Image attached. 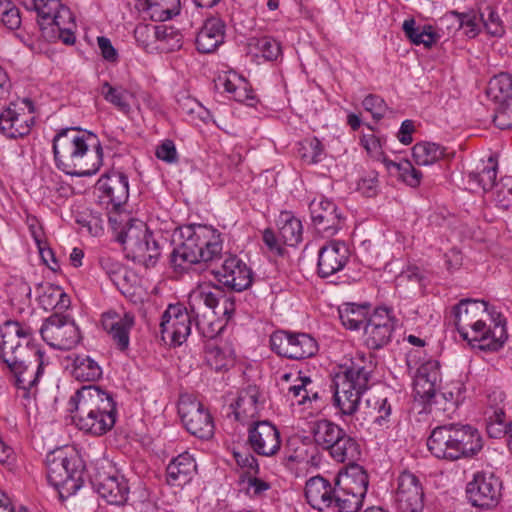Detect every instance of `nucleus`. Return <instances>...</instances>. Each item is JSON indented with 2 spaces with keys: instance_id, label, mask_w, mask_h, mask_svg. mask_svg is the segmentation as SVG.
Returning a JSON list of instances; mask_svg holds the SVG:
<instances>
[{
  "instance_id": "69168bd1",
  "label": "nucleus",
  "mask_w": 512,
  "mask_h": 512,
  "mask_svg": "<svg viewBox=\"0 0 512 512\" xmlns=\"http://www.w3.org/2000/svg\"><path fill=\"white\" fill-rule=\"evenodd\" d=\"M234 457L237 464L242 468H247L248 474L254 475L259 472V465L257 459L251 453L234 452Z\"/></svg>"
},
{
  "instance_id": "7c9ffc66",
  "label": "nucleus",
  "mask_w": 512,
  "mask_h": 512,
  "mask_svg": "<svg viewBox=\"0 0 512 512\" xmlns=\"http://www.w3.org/2000/svg\"><path fill=\"white\" fill-rule=\"evenodd\" d=\"M223 291L215 287L214 291L199 289L189 295V308L194 317H200L201 306L204 305L212 311L214 315H218L219 307Z\"/></svg>"
},
{
  "instance_id": "6e6d98bb",
  "label": "nucleus",
  "mask_w": 512,
  "mask_h": 512,
  "mask_svg": "<svg viewBox=\"0 0 512 512\" xmlns=\"http://www.w3.org/2000/svg\"><path fill=\"white\" fill-rule=\"evenodd\" d=\"M155 36L156 41L164 42L171 50L181 47L182 35L173 27L164 24L156 25Z\"/></svg>"
},
{
  "instance_id": "ea45409f",
  "label": "nucleus",
  "mask_w": 512,
  "mask_h": 512,
  "mask_svg": "<svg viewBox=\"0 0 512 512\" xmlns=\"http://www.w3.org/2000/svg\"><path fill=\"white\" fill-rule=\"evenodd\" d=\"M136 8L153 21H166L178 15V11H170V7L157 0H136Z\"/></svg>"
},
{
  "instance_id": "49530a36",
  "label": "nucleus",
  "mask_w": 512,
  "mask_h": 512,
  "mask_svg": "<svg viewBox=\"0 0 512 512\" xmlns=\"http://www.w3.org/2000/svg\"><path fill=\"white\" fill-rule=\"evenodd\" d=\"M316 446L323 449L331 438V435L339 432V425L327 420L321 419L312 423L310 430Z\"/></svg>"
},
{
  "instance_id": "79ce46f5",
  "label": "nucleus",
  "mask_w": 512,
  "mask_h": 512,
  "mask_svg": "<svg viewBox=\"0 0 512 512\" xmlns=\"http://www.w3.org/2000/svg\"><path fill=\"white\" fill-rule=\"evenodd\" d=\"M293 351L290 359L300 360L309 358L318 350L317 343L313 337L306 333H293Z\"/></svg>"
},
{
  "instance_id": "cd10ccee",
  "label": "nucleus",
  "mask_w": 512,
  "mask_h": 512,
  "mask_svg": "<svg viewBox=\"0 0 512 512\" xmlns=\"http://www.w3.org/2000/svg\"><path fill=\"white\" fill-rule=\"evenodd\" d=\"M423 491L418 478L410 473L403 472L398 477L396 501L402 509L417 507L422 503Z\"/></svg>"
},
{
  "instance_id": "423d86ee",
  "label": "nucleus",
  "mask_w": 512,
  "mask_h": 512,
  "mask_svg": "<svg viewBox=\"0 0 512 512\" xmlns=\"http://www.w3.org/2000/svg\"><path fill=\"white\" fill-rule=\"evenodd\" d=\"M427 447L436 458L455 461L476 455L482 449L483 441L473 426L451 423L434 428Z\"/></svg>"
},
{
  "instance_id": "412c9836",
  "label": "nucleus",
  "mask_w": 512,
  "mask_h": 512,
  "mask_svg": "<svg viewBox=\"0 0 512 512\" xmlns=\"http://www.w3.org/2000/svg\"><path fill=\"white\" fill-rule=\"evenodd\" d=\"M97 189L101 192L100 198L107 199L112 209L118 210L129 197L128 177L120 171H113L103 175L97 181Z\"/></svg>"
},
{
  "instance_id": "c03bdc74",
  "label": "nucleus",
  "mask_w": 512,
  "mask_h": 512,
  "mask_svg": "<svg viewBox=\"0 0 512 512\" xmlns=\"http://www.w3.org/2000/svg\"><path fill=\"white\" fill-rule=\"evenodd\" d=\"M448 22H453L454 31H456L460 28H465L466 29L465 33L470 38L475 37L480 31L479 23L477 21L476 16H470L467 14H459L455 11H452V12L445 14L441 18V24H445Z\"/></svg>"
},
{
  "instance_id": "0eeeda50",
  "label": "nucleus",
  "mask_w": 512,
  "mask_h": 512,
  "mask_svg": "<svg viewBox=\"0 0 512 512\" xmlns=\"http://www.w3.org/2000/svg\"><path fill=\"white\" fill-rule=\"evenodd\" d=\"M372 370L352 363L335 375L331 383L333 403L342 415L352 416L359 408L361 396L368 390Z\"/></svg>"
},
{
  "instance_id": "3c124183",
  "label": "nucleus",
  "mask_w": 512,
  "mask_h": 512,
  "mask_svg": "<svg viewBox=\"0 0 512 512\" xmlns=\"http://www.w3.org/2000/svg\"><path fill=\"white\" fill-rule=\"evenodd\" d=\"M250 46H254L262 56L269 61L276 60L281 54L280 43L269 36L252 38L250 40Z\"/></svg>"
},
{
  "instance_id": "a211bd4d",
  "label": "nucleus",
  "mask_w": 512,
  "mask_h": 512,
  "mask_svg": "<svg viewBox=\"0 0 512 512\" xmlns=\"http://www.w3.org/2000/svg\"><path fill=\"white\" fill-rule=\"evenodd\" d=\"M212 274L220 283L238 292L252 284L251 269L236 256L226 258L220 268L212 270Z\"/></svg>"
},
{
  "instance_id": "393cba45",
  "label": "nucleus",
  "mask_w": 512,
  "mask_h": 512,
  "mask_svg": "<svg viewBox=\"0 0 512 512\" xmlns=\"http://www.w3.org/2000/svg\"><path fill=\"white\" fill-rule=\"evenodd\" d=\"M504 394L492 392L488 395V407L485 411L486 430L491 438H501L508 432V424L505 423Z\"/></svg>"
},
{
  "instance_id": "f257e3e1",
  "label": "nucleus",
  "mask_w": 512,
  "mask_h": 512,
  "mask_svg": "<svg viewBox=\"0 0 512 512\" xmlns=\"http://www.w3.org/2000/svg\"><path fill=\"white\" fill-rule=\"evenodd\" d=\"M0 356L10 380L23 391V398L35 399L45 362L31 328L18 321H6L0 327Z\"/></svg>"
},
{
  "instance_id": "bf43d9fd",
  "label": "nucleus",
  "mask_w": 512,
  "mask_h": 512,
  "mask_svg": "<svg viewBox=\"0 0 512 512\" xmlns=\"http://www.w3.org/2000/svg\"><path fill=\"white\" fill-rule=\"evenodd\" d=\"M156 25L140 24L134 30V37L141 47L147 49L156 41Z\"/></svg>"
},
{
  "instance_id": "dca6fc26",
  "label": "nucleus",
  "mask_w": 512,
  "mask_h": 512,
  "mask_svg": "<svg viewBox=\"0 0 512 512\" xmlns=\"http://www.w3.org/2000/svg\"><path fill=\"white\" fill-rule=\"evenodd\" d=\"M466 493L473 506L492 508L499 502L501 483L492 473H478L468 483Z\"/></svg>"
},
{
  "instance_id": "37998d69",
  "label": "nucleus",
  "mask_w": 512,
  "mask_h": 512,
  "mask_svg": "<svg viewBox=\"0 0 512 512\" xmlns=\"http://www.w3.org/2000/svg\"><path fill=\"white\" fill-rule=\"evenodd\" d=\"M498 163L494 156L488 158L487 164L477 173H470V181L478 183L480 187L486 192L495 188L497 176Z\"/></svg>"
},
{
  "instance_id": "6e6552de",
  "label": "nucleus",
  "mask_w": 512,
  "mask_h": 512,
  "mask_svg": "<svg viewBox=\"0 0 512 512\" xmlns=\"http://www.w3.org/2000/svg\"><path fill=\"white\" fill-rule=\"evenodd\" d=\"M46 466L48 482L58 490L60 498H68L81 488L83 465L75 453L52 451L46 457Z\"/></svg>"
},
{
  "instance_id": "4c0bfd02",
  "label": "nucleus",
  "mask_w": 512,
  "mask_h": 512,
  "mask_svg": "<svg viewBox=\"0 0 512 512\" xmlns=\"http://www.w3.org/2000/svg\"><path fill=\"white\" fill-rule=\"evenodd\" d=\"M487 95L496 103L512 102V74L494 76L488 83Z\"/></svg>"
},
{
  "instance_id": "58836bf2",
  "label": "nucleus",
  "mask_w": 512,
  "mask_h": 512,
  "mask_svg": "<svg viewBox=\"0 0 512 512\" xmlns=\"http://www.w3.org/2000/svg\"><path fill=\"white\" fill-rule=\"evenodd\" d=\"M102 375L99 364L87 355H78L73 361L72 376L78 381H96Z\"/></svg>"
},
{
  "instance_id": "4468645a",
  "label": "nucleus",
  "mask_w": 512,
  "mask_h": 512,
  "mask_svg": "<svg viewBox=\"0 0 512 512\" xmlns=\"http://www.w3.org/2000/svg\"><path fill=\"white\" fill-rule=\"evenodd\" d=\"M309 210L312 223L319 233L331 237L342 229L345 218L333 201L326 198L314 199Z\"/></svg>"
},
{
  "instance_id": "c9c22d12",
  "label": "nucleus",
  "mask_w": 512,
  "mask_h": 512,
  "mask_svg": "<svg viewBox=\"0 0 512 512\" xmlns=\"http://www.w3.org/2000/svg\"><path fill=\"white\" fill-rule=\"evenodd\" d=\"M279 237L288 246H296L302 240L301 221L288 212L280 215L278 220Z\"/></svg>"
},
{
  "instance_id": "a18cd8bd",
  "label": "nucleus",
  "mask_w": 512,
  "mask_h": 512,
  "mask_svg": "<svg viewBox=\"0 0 512 512\" xmlns=\"http://www.w3.org/2000/svg\"><path fill=\"white\" fill-rule=\"evenodd\" d=\"M383 162L386 167L390 169L391 167L395 168L399 173L401 179L411 187H417L420 185L422 179L421 171L417 170L409 160H403L399 163H396L392 160H388L383 158Z\"/></svg>"
},
{
  "instance_id": "f8f14e48",
  "label": "nucleus",
  "mask_w": 512,
  "mask_h": 512,
  "mask_svg": "<svg viewBox=\"0 0 512 512\" xmlns=\"http://www.w3.org/2000/svg\"><path fill=\"white\" fill-rule=\"evenodd\" d=\"M178 413L187 431L200 438L209 439L214 434V423L210 413L204 406L190 397H181Z\"/></svg>"
},
{
  "instance_id": "2f4dec72",
  "label": "nucleus",
  "mask_w": 512,
  "mask_h": 512,
  "mask_svg": "<svg viewBox=\"0 0 512 512\" xmlns=\"http://www.w3.org/2000/svg\"><path fill=\"white\" fill-rule=\"evenodd\" d=\"M365 413L374 423L384 425L389 422L392 406L388 398L381 392H371L365 400Z\"/></svg>"
},
{
  "instance_id": "052dcab7",
  "label": "nucleus",
  "mask_w": 512,
  "mask_h": 512,
  "mask_svg": "<svg viewBox=\"0 0 512 512\" xmlns=\"http://www.w3.org/2000/svg\"><path fill=\"white\" fill-rule=\"evenodd\" d=\"M362 104L364 109L370 112L376 120L381 119L387 110V105L384 100L380 96L374 94L366 96Z\"/></svg>"
},
{
  "instance_id": "72a5a7b5",
  "label": "nucleus",
  "mask_w": 512,
  "mask_h": 512,
  "mask_svg": "<svg viewBox=\"0 0 512 512\" xmlns=\"http://www.w3.org/2000/svg\"><path fill=\"white\" fill-rule=\"evenodd\" d=\"M428 365L423 366L415 380V393L421 399L427 403H431L437 395V382L439 379V372L434 369L431 372H427Z\"/></svg>"
},
{
  "instance_id": "5fc2aeb1",
  "label": "nucleus",
  "mask_w": 512,
  "mask_h": 512,
  "mask_svg": "<svg viewBox=\"0 0 512 512\" xmlns=\"http://www.w3.org/2000/svg\"><path fill=\"white\" fill-rule=\"evenodd\" d=\"M205 359L207 364L216 371L226 368L231 362L227 354L217 345L207 344L205 350Z\"/></svg>"
},
{
  "instance_id": "e2e57ef3",
  "label": "nucleus",
  "mask_w": 512,
  "mask_h": 512,
  "mask_svg": "<svg viewBox=\"0 0 512 512\" xmlns=\"http://www.w3.org/2000/svg\"><path fill=\"white\" fill-rule=\"evenodd\" d=\"M157 158L167 162L174 163L178 159L175 144L171 140H165L156 149Z\"/></svg>"
},
{
  "instance_id": "13d9d810",
  "label": "nucleus",
  "mask_w": 512,
  "mask_h": 512,
  "mask_svg": "<svg viewBox=\"0 0 512 512\" xmlns=\"http://www.w3.org/2000/svg\"><path fill=\"white\" fill-rule=\"evenodd\" d=\"M497 104L493 117L495 126L502 130L512 128V101Z\"/></svg>"
},
{
  "instance_id": "1a4fd4ad",
  "label": "nucleus",
  "mask_w": 512,
  "mask_h": 512,
  "mask_svg": "<svg viewBox=\"0 0 512 512\" xmlns=\"http://www.w3.org/2000/svg\"><path fill=\"white\" fill-rule=\"evenodd\" d=\"M116 239L123 245L127 258L147 268L155 266L161 255L159 243L141 221L129 222Z\"/></svg>"
},
{
  "instance_id": "4d7b16f0",
  "label": "nucleus",
  "mask_w": 512,
  "mask_h": 512,
  "mask_svg": "<svg viewBox=\"0 0 512 512\" xmlns=\"http://www.w3.org/2000/svg\"><path fill=\"white\" fill-rule=\"evenodd\" d=\"M322 153L323 145L317 138L310 139L302 144L301 158L309 164L319 162Z\"/></svg>"
},
{
  "instance_id": "473e14b6",
  "label": "nucleus",
  "mask_w": 512,
  "mask_h": 512,
  "mask_svg": "<svg viewBox=\"0 0 512 512\" xmlns=\"http://www.w3.org/2000/svg\"><path fill=\"white\" fill-rule=\"evenodd\" d=\"M100 94L105 101L113 105L119 112L124 115L131 113L130 99L134 98V94L122 86H113L108 81H104L100 87Z\"/></svg>"
},
{
  "instance_id": "2eb2a0df",
  "label": "nucleus",
  "mask_w": 512,
  "mask_h": 512,
  "mask_svg": "<svg viewBox=\"0 0 512 512\" xmlns=\"http://www.w3.org/2000/svg\"><path fill=\"white\" fill-rule=\"evenodd\" d=\"M305 498L309 505L318 511L331 508L341 512L336 480L332 484L321 475L309 478L305 484Z\"/></svg>"
},
{
  "instance_id": "338daca9",
  "label": "nucleus",
  "mask_w": 512,
  "mask_h": 512,
  "mask_svg": "<svg viewBox=\"0 0 512 512\" xmlns=\"http://www.w3.org/2000/svg\"><path fill=\"white\" fill-rule=\"evenodd\" d=\"M263 242L271 252L277 255L284 253V248L281 245L282 240L276 236L272 229H266L263 232Z\"/></svg>"
},
{
  "instance_id": "f704fd0d",
  "label": "nucleus",
  "mask_w": 512,
  "mask_h": 512,
  "mask_svg": "<svg viewBox=\"0 0 512 512\" xmlns=\"http://www.w3.org/2000/svg\"><path fill=\"white\" fill-rule=\"evenodd\" d=\"M369 305L345 303L339 307V317L342 324L350 330L364 328L368 320Z\"/></svg>"
},
{
  "instance_id": "de8ad7c7",
  "label": "nucleus",
  "mask_w": 512,
  "mask_h": 512,
  "mask_svg": "<svg viewBox=\"0 0 512 512\" xmlns=\"http://www.w3.org/2000/svg\"><path fill=\"white\" fill-rule=\"evenodd\" d=\"M60 0H31V6L38 16V24L42 31L46 30V24L61 6Z\"/></svg>"
},
{
  "instance_id": "8fccbe9b",
  "label": "nucleus",
  "mask_w": 512,
  "mask_h": 512,
  "mask_svg": "<svg viewBox=\"0 0 512 512\" xmlns=\"http://www.w3.org/2000/svg\"><path fill=\"white\" fill-rule=\"evenodd\" d=\"M293 332L284 330L275 331L270 336V347L272 351L279 356L290 359V353L293 351Z\"/></svg>"
},
{
  "instance_id": "a878e982",
  "label": "nucleus",
  "mask_w": 512,
  "mask_h": 512,
  "mask_svg": "<svg viewBox=\"0 0 512 512\" xmlns=\"http://www.w3.org/2000/svg\"><path fill=\"white\" fill-rule=\"evenodd\" d=\"M33 123V117L21 114L16 103H11L0 114V131L8 138L16 139L28 135Z\"/></svg>"
},
{
  "instance_id": "c756f323",
  "label": "nucleus",
  "mask_w": 512,
  "mask_h": 512,
  "mask_svg": "<svg viewBox=\"0 0 512 512\" xmlns=\"http://www.w3.org/2000/svg\"><path fill=\"white\" fill-rule=\"evenodd\" d=\"M196 463L193 457L185 452L174 458L167 466V481L170 485H181L187 483L194 471Z\"/></svg>"
},
{
  "instance_id": "774afa93",
  "label": "nucleus",
  "mask_w": 512,
  "mask_h": 512,
  "mask_svg": "<svg viewBox=\"0 0 512 512\" xmlns=\"http://www.w3.org/2000/svg\"><path fill=\"white\" fill-rule=\"evenodd\" d=\"M97 43L101 51L102 57L109 62H116L118 59V53L113 47L110 39L100 36L97 38Z\"/></svg>"
},
{
  "instance_id": "0e129e2a",
  "label": "nucleus",
  "mask_w": 512,
  "mask_h": 512,
  "mask_svg": "<svg viewBox=\"0 0 512 512\" xmlns=\"http://www.w3.org/2000/svg\"><path fill=\"white\" fill-rule=\"evenodd\" d=\"M405 36L415 45L422 44V26H416L413 18L407 19L402 25Z\"/></svg>"
},
{
  "instance_id": "603ef678",
  "label": "nucleus",
  "mask_w": 512,
  "mask_h": 512,
  "mask_svg": "<svg viewBox=\"0 0 512 512\" xmlns=\"http://www.w3.org/2000/svg\"><path fill=\"white\" fill-rule=\"evenodd\" d=\"M493 190L498 207L504 210L512 208V176L502 177Z\"/></svg>"
},
{
  "instance_id": "20e7f679",
  "label": "nucleus",
  "mask_w": 512,
  "mask_h": 512,
  "mask_svg": "<svg viewBox=\"0 0 512 512\" xmlns=\"http://www.w3.org/2000/svg\"><path fill=\"white\" fill-rule=\"evenodd\" d=\"M73 423L78 429L95 436L110 431L116 422V404L112 395L99 386L88 385L78 389L70 398Z\"/></svg>"
},
{
  "instance_id": "6ab92c4d",
  "label": "nucleus",
  "mask_w": 512,
  "mask_h": 512,
  "mask_svg": "<svg viewBox=\"0 0 512 512\" xmlns=\"http://www.w3.org/2000/svg\"><path fill=\"white\" fill-rule=\"evenodd\" d=\"M248 443L258 455L273 456L281 446L280 433L269 421L255 422L248 430Z\"/></svg>"
},
{
  "instance_id": "bb28decb",
  "label": "nucleus",
  "mask_w": 512,
  "mask_h": 512,
  "mask_svg": "<svg viewBox=\"0 0 512 512\" xmlns=\"http://www.w3.org/2000/svg\"><path fill=\"white\" fill-rule=\"evenodd\" d=\"M225 22L219 17L207 18L196 37V47L200 53H212L223 42Z\"/></svg>"
},
{
  "instance_id": "5701e85b",
  "label": "nucleus",
  "mask_w": 512,
  "mask_h": 512,
  "mask_svg": "<svg viewBox=\"0 0 512 512\" xmlns=\"http://www.w3.org/2000/svg\"><path fill=\"white\" fill-rule=\"evenodd\" d=\"M93 485L98 494L112 505H123L129 494L127 480L117 473H97Z\"/></svg>"
},
{
  "instance_id": "aec40b11",
  "label": "nucleus",
  "mask_w": 512,
  "mask_h": 512,
  "mask_svg": "<svg viewBox=\"0 0 512 512\" xmlns=\"http://www.w3.org/2000/svg\"><path fill=\"white\" fill-rule=\"evenodd\" d=\"M348 261L347 245L341 241H330L319 249L317 273L321 278H328L343 270Z\"/></svg>"
},
{
  "instance_id": "ddd939ff",
  "label": "nucleus",
  "mask_w": 512,
  "mask_h": 512,
  "mask_svg": "<svg viewBox=\"0 0 512 512\" xmlns=\"http://www.w3.org/2000/svg\"><path fill=\"white\" fill-rule=\"evenodd\" d=\"M191 310L181 304L169 305L162 315L160 328L162 338L170 339L171 344L179 346L184 343L191 333Z\"/></svg>"
},
{
  "instance_id": "4be33fe9",
  "label": "nucleus",
  "mask_w": 512,
  "mask_h": 512,
  "mask_svg": "<svg viewBox=\"0 0 512 512\" xmlns=\"http://www.w3.org/2000/svg\"><path fill=\"white\" fill-rule=\"evenodd\" d=\"M101 323L114 345L121 351L129 347L130 330L135 324V317L131 313L120 315L115 311L102 314Z\"/></svg>"
},
{
  "instance_id": "f3484780",
  "label": "nucleus",
  "mask_w": 512,
  "mask_h": 512,
  "mask_svg": "<svg viewBox=\"0 0 512 512\" xmlns=\"http://www.w3.org/2000/svg\"><path fill=\"white\" fill-rule=\"evenodd\" d=\"M395 321L387 308H377L364 326L365 344L378 350L387 345L394 331Z\"/></svg>"
},
{
  "instance_id": "b1692460",
  "label": "nucleus",
  "mask_w": 512,
  "mask_h": 512,
  "mask_svg": "<svg viewBox=\"0 0 512 512\" xmlns=\"http://www.w3.org/2000/svg\"><path fill=\"white\" fill-rule=\"evenodd\" d=\"M259 395V388L255 385H249L241 390L235 403L229 405L227 416L232 413L235 420L242 423L252 420L258 415L261 408Z\"/></svg>"
},
{
  "instance_id": "a19ab883",
  "label": "nucleus",
  "mask_w": 512,
  "mask_h": 512,
  "mask_svg": "<svg viewBox=\"0 0 512 512\" xmlns=\"http://www.w3.org/2000/svg\"><path fill=\"white\" fill-rule=\"evenodd\" d=\"M412 154L418 165L428 166L440 160L444 155V148L436 143L421 142L414 145Z\"/></svg>"
},
{
  "instance_id": "e433bc0d",
  "label": "nucleus",
  "mask_w": 512,
  "mask_h": 512,
  "mask_svg": "<svg viewBox=\"0 0 512 512\" xmlns=\"http://www.w3.org/2000/svg\"><path fill=\"white\" fill-rule=\"evenodd\" d=\"M330 457L336 462L356 464L360 458L361 449L357 440L350 434H347L342 441L338 442L334 448H331Z\"/></svg>"
},
{
  "instance_id": "c85d7f7f",
  "label": "nucleus",
  "mask_w": 512,
  "mask_h": 512,
  "mask_svg": "<svg viewBox=\"0 0 512 512\" xmlns=\"http://www.w3.org/2000/svg\"><path fill=\"white\" fill-rule=\"evenodd\" d=\"M51 28L54 35H58L59 39L66 45H73L76 41L74 30L76 23L70 9L61 4L56 13L46 24V29Z\"/></svg>"
},
{
  "instance_id": "680f3d73",
  "label": "nucleus",
  "mask_w": 512,
  "mask_h": 512,
  "mask_svg": "<svg viewBox=\"0 0 512 512\" xmlns=\"http://www.w3.org/2000/svg\"><path fill=\"white\" fill-rule=\"evenodd\" d=\"M194 319L196 329L207 339H214L223 328L219 322L206 321L204 315L202 319L200 317H194Z\"/></svg>"
},
{
  "instance_id": "09e8293b",
  "label": "nucleus",
  "mask_w": 512,
  "mask_h": 512,
  "mask_svg": "<svg viewBox=\"0 0 512 512\" xmlns=\"http://www.w3.org/2000/svg\"><path fill=\"white\" fill-rule=\"evenodd\" d=\"M480 20L487 33L491 36L501 37L504 35L505 29L503 22L493 7H484L480 12Z\"/></svg>"
},
{
  "instance_id": "864d4df0",
  "label": "nucleus",
  "mask_w": 512,
  "mask_h": 512,
  "mask_svg": "<svg viewBox=\"0 0 512 512\" xmlns=\"http://www.w3.org/2000/svg\"><path fill=\"white\" fill-rule=\"evenodd\" d=\"M0 20L10 30L18 29L21 25L19 9L10 0H0Z\"/></svg>"
},
{
  "instance_id": "9b49d317",
  "label": "nucleus",
  "mask_w": 512,
  "mask_h": 512,
  "mask_svg": "<svg viewBox=\"0 0 512 512\" xmlns=\"http://www.w3.org/2000/svg\"><path fill=\"white\" fill-rule=\"evenodd\" d=\"M40 334L51 347L70 350L80 341V332L74 320L57 313L49 316L43 323Z\"/></svg>"
},
{
  "instance_id": "7ed1b4c3",
  "label": "nucleus",
  "mask_w": 512,
  "mask_h": 512,
  "mask_svg": "<svg viewBox=\"0 0 512 512\" xmlns=\"http://www.w3.org/2000/svg\"><path fill=\"white\" fill-rule=\"evenodd\" d=\"M53 153L58 169L78 177L95 174L103 160V149L96 137L75 127L63 129L56 134Z\"/></svg>"
},
{
  "instance_id": "39448f33",
  "label": "nucleus",
  "mask_w": 512,
  "mask_h": 512,
  "mask_svg": "<svg viewBox=\"0 0 512 512\" xmlns=\"http://www.w3.org/2000/svg\"><path fill=\"white\" fill-rule=\"evenodd\" d=\"M182 242L173 249L170 261L175 267L184 263H208L220 258L222 240L220 233L211 226L190 224L180 228Z\"/></svg>"
},
{
  "instance_id": "f03ea898",
  "label": "nucleus",
  "mask_w": 512,
  "mask_h": 512,
  "mask_svg": "<svg viewBox=\"0 0 512 512\" xmlns=\"http://www.w3.org/2000/svg\"><path fill=\"white\" fill-rule=\"evenodd\" d=\"M451 317L460 336L480 350L498 351L508 338L505 318L491 316L485 301L462 299L452 307Z\"/></svg>"
},
{
  "instance_id": "9d476101",
  "label": "nucleus",
  "mask_w": 512,
  "mask_h": 512,
  "mask_svg": "<svg viewBox=\"0 0 512 512\" xmlns=\"http://www.w3.org/2000/svg\"><path fill=\"white\" fill-rule=\"evenodd\" d=\"M336 485L341 512H358L369 485V477L363 467L349 465L344 473L336 477Z\"/></svg>"
}]
</instances>
